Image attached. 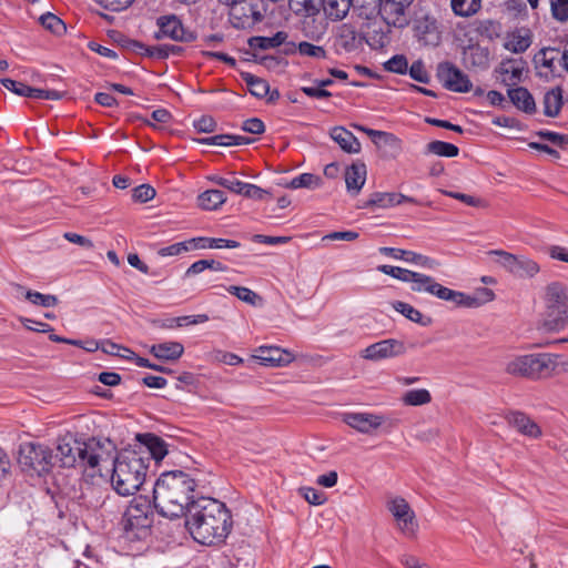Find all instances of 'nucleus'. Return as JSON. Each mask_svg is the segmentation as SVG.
<instances>
[{
    "label": "nucleus",
    "mask_w": 568,
    "mask_h": 568,
    "mask_svg": "<svg viewBox=\"0 0 568 568\" xmlns=\"http://www.w3.org/2000/svg\"><path fill=\"white\" fill-rule=\"evenodd\" d=\"M500 74L504 75V81L519 80L521 77L523 68L514 60L503 61L498 68Z\"/></svg>",
    "instance_id": "49530a36"
},
{
    "label": "nucleus",
    "mask_w": 568,
    "mask_h": 568,
    "mask_svg": "<svg viewBox=\"0 0 568 568\" xmlns=\"http://www.w3.org/2000/svg\"><path fill=\"white\" fill-rule=\"evenodd\" d=\"M26 298L30 303H32L34 305L43 306V307H53L59 303V300L55 295L42 294L40 292L31 291V290L26 292Z\"/></svg>",
    "instance_id": "c03bdc74"
},
{
    "label": "nucleus",
    "mask_w": 568,
    "mask_h": 568,
    "mask_svg": "<svg viewBox=\"0 0 568 568\" xmlns=\"http://www.w3.org/2000/svg\"><path fill=\"white\" fill-rule=\"evenodd\" d=\"M149 459L142 452L124 450L111 456L110 471L113 489L121 496L135 494L145 480Z\"/></svg>",
    "instance_id": "20e7f679"
},
{
    "label": "nucleus",
    "mask_w": 568,
    "mask_h": 568,
    "mask_svg": "<svg viewBox=\"0 0 568 568\" xmlns=\"http://www.w3.org/2000/svg\"><path fill=\"white\" fill-rule=\"evenodd\" d=\"M508 97L514 105L526 113H534L536 104L529 91L523 87L509 89Z\"/></svg>",
    "instance_id": "cd10ccee"
},
{
    "label": "nucleus",
    "mask_w": 568,
    "mask_h": 568,
    "mask_svg": "<svg viewBox=\"0 0 568 568\" xmlns=\"http://www.w3.org/2000/svg\"><path fill=\"white\" fill-rule=\"evenodd\" d=\"M551 12L556 20H568V0H551Z\"/></svg>",
    "instance_id": "0e129e2a"
},
{
    "label": "nucleus",
    "mask_w": 568,
    "mask_h": 568,
    "mask_svg": "<svg viewBox=\"0 0 568 568\" xmlns=\"http://www.w3.org/2000/svg\"><path fill=\"white\" fill-rule=\"evenodd\" d=\"M18 464L24 473L42 476L54 465L53 452L40 443H22L19 447Z\"/></svg>",
    "instance_id": "6e6552de"
},
{
    "label": "nucleus",
    "mask_w": 568,
    "mask_h": 568,
    "mask_svg": "<svg viewBox=\"0 0 568 568\" xmlns=\"http://www.w3.org/2000/svg\"><path fill=\"white\" fill-rule=\"evenodd\" d=\"M450 6L456 16L470 17L481 8V0H452Z\"/></svg>",
    "instance_id": "ea45409f"
},
{
    "label": "nucleus",
    "mask_w": 568,
    "mask_h": 568,
    "mask_svg": "<svg viewBox=\"0 0 568 568\" xmlns=\"http://www.w3.org/2000/svg\"><path fill=\"white\" fill-rule=\"evenodd\" d=\"M507 423L518 433L530 438L541 436L540 427L525 413L510 412L506 415Z\"/></svg>",
    "instance_id": "5701e85b"
},
{
    "label": "nucleus",
    "mask_w": 568,
    "mask_h": 568,
    "mask_svg": "<svg viewBox=\"0 0 568 568\" xmlns=\"http://www.w3.org/2000/svg\"><path fill=\"white\" fill-rule=\"evenodd\" d=\"M408 283L413 292L424 293L426 286L433 283V277L423 273L413 272Z\"/></svg>",
    "instance_id": "4d7b16f0"
},
{
    "label": "nucleus",
    "mask_w": 568,
    "mask_h": 568,
    "mask_svg": "<svg viewBox=\"0 0 568 568\" xmlns=\"http://www.w3.org/2000/svg\"><path fill=\"white\" fill-rule=\"evenodd\" d=\"M546 312L541 327L558 333L568 325V295L566 288L555 282L547 286L545 295Z\"/></svg>",
    "instance_id": "423d86ee"
},
{
    "label": "nucleus",
    "mask_w": 568,
    "mask_h": 568,
    "mask_svg": "<svg viewBox=\"0 0 568 568\" xmlns=\"http://www.w3.org/2000/svg\"><path fill=\"white\" fill-rule=\"evenodd\" d=\"M216 121L211 115H202L194 120L193 126L199 133H211L216 129Z\"/></svg>",
    "instance_id": "e2e57ef3"
},
{
    "label": "nucleus",
    "mask_w": 568,
    "mask_h": 568,
    "mask_svg": "<svg viewBox=\"0 0 568 568\" xmlns=\"http://www.w3.org/2000/svg\"><path fill=\"white\" fill-rule=\"evenodd\" d=\"M242 195L247 199L264 201L270 196V192L255 184L245 183Z\"/></svg>",
    "instance_id": "680f3d73"
},
{
    "label": "nucleus",
    "mask_w": 568,
    "mask_h": 568,
    "mask_svg": "<svg viewBox=\"0 0 568 568\" xmlns=\"http://www.w3.org/2000/svg\"><path fill=\"white\" fill-rule=\"evenodd\" d=\"M439 300L452 302L457 306L475 307L478 306L476 297L469 296L463 292L454 291L443 286L433 277V283L428 284L424 291Z\"/></svg>",
    "instance_id": "dca6fc26"
},
{
    "label": "nucleus",
    "mask_w": 568,
    "mask_h": 568,
    "mask_svg": "<svg viewBox=\"0 0 568 568\" xmlns=\"http://www.w3.org/2000/svg\"><path fill=\"white\" fill-rule=\"evenodd\" d=\"M402 402L406 406H422L432 402V395L426 388L410 389L403 394Z\"/></svg>",
    "instance_id": "4c0bfd02"
},
{
    "label": "nucleus",
    "mask_w": 568,
    "mask_h": 568,
    "mask_svg": "<svg viewBox=\"0 0 568 568\" xmlns=\"http://www.w3.org/2000/svg\"><path fill=\"white\" fill-rule=\"evenodd\" d=\"M426 153L445 158H455L459 153V149L452 143L435 140L426 145Z\"/></svg>",
    "instance_id": "58836bf2"
},
{
    "label": "nucleus",
    "mask_w": 568,
    "mask_h": 568,
    "mask_svg": "<svg viewBox=\"0 0 568 568\" xmlns=\"http://www.w3.org/2000/svg\"><path fill=\"white\" fill-rule=\"evenodd\" d=\"M252 358L263 366L277 367L290 364L294 356L291 352L277 346H260L255 349Z\"/></svg>",
    "instance_id": "6ab92c4d"
},
{
    "label": "nucleus",
    "mask_w": 568,
    "mask_h": 568,
    "mask_svg": "<svg viewBox=\"0 0 568 568\" xmlns=\"http://www.w3.org/2000/svg\"><path fill=\"white\" fill-rule=\"evenodd\" d=\"M379 272L383 274L389 275L394 278H397L402 282L408 283L410 280V276L413 271L399 267V266H393V265H379L377 267Z\"/></svg>",
    "instance_id": "3c124183"
},
{
    "label": "nucleus",
    "mask_w": 568,
    "mask_h": 568,
    "mask_svg": "<svg viewBox=\"0 0 568 568\" xmlns=\"http://www.w3.org/2000/svg\"><path fill=\"white\" fill-rule=\"evenodd\" d=\"M153 523L151 501L145 496L134 497L126 507L123 517V530L129 539H142L148 536Z\"/></svg>",
    "instance_id": "0eeeda50"
},
{
    "label": "nucleus",
    "mask_w": 568,
    "mask_h": 568,
    "mask_svg": "<svg viewBox=\"0 0 568 568\" xmlns=\"http://www.w3.org/2000/svg\"><path fill=\"white\" fill-rule=\"evenodd\" d=\"M414 36L424 45L436 47L440 42V31L437 21L429 16L415 20Z\"/></svg>",
    "instance_id": "412c9836"
},
{
    "label": "nucleus",
    "mask_w": 568,
    "mask_h": 568,
    "mask_svg": "<svg viewBox=\"0 0 568 568\" xmlns=\"http://www.w3.org/2000/svg\"><path fill=\"white\" fill-rule=\"evenodd\" d=\"M544 113L547 116L555 118L559 114L562 106V90L559 87L552 88L544 95Z\"/></svg>",
    "instance_id": "c756f323"
},
{
    "label": "nucleus",
    "mask_w": 568,
    "mask_h": 568,
    "mask_svg": "<svg viewBox=\"0 0 568 568\" xmlns=\"http://www.w3.org/2000/svg\"><path fill=\"white\" fill-rule=\"evenodd\" d=\"M406 202L418 204L417 200H415L414 197L404 195L402 193L374 192L373 194H371V196L366 203V206L367 207L374 206V207H378V209H389V207H394V206H397V205H399L402 203H406Z\"/></svg>",
    "instance_id": "b1692460"
},
{
    "label": "nucleus",
    "mask_w": 568,
    "mask_h": 568,
    "mask_svg": "<svg viewBox=\"0 0 568 568\" xmlns=\"http://www.w3.org/2000/svg\"><path fill=\"white\" fill-rule=\"evenodd\" d=\"M286 39L287 33L284 31H278L272 37H253L250 39L248 43L253 48L268 50L282 45Z\"/></svg>",
    "instance_id": "c9c22d12"
},
{
    "label": "nucleus",
    "mask_w": 568,
    "mask_h": 568,
    "mask_svg": "<svg viewBox=\"0 0 568 568\" xmlns=\"http://www.w3.org/2000/svg\"><path fill=\"white\" fill-rule=\"evenodd\" d=\"M185 525L196 542L212 546L223 542L229 536L232 516L224 503L200 497L192 500Z\"/></svg>",
    "instance_id": "f257e3e1"
},
{
    "label": "nucleus",
    "mask_w": 568,
    "mask_h": 568,
    "mask_svg": "<svg viewBox=\"0 0 568 568\" xmlns=\"http://www.w3.org/2000/svg\"><path fill=\"white\" fill-rule=\"evenodd\" d=\"M159 31L155 33L156 39L169 38L180 42H192L195 34L183 27L181 20L174 16H162L156 20Z\"/></svg>",
    "instance_id": "ddd939ff"
},
{
    "label": "nucleus",
    "mask_w": 568,
    "mask_h": 568,
    "mask_svg": "<svg viewBox=\"0 0 568 568\" xmlns=\"http://www.w3.org/2000/svg\"><path fill=\"white\" fill-rule=\"evenodd\" d=\"M192 250L196 248H237L240 242L227 239L193 237L191 239Z\"/></svg>",
    "instance_id": "7c9ffc66"
},
{
    "label": "nucleus",
    "mask_w": 568,
    "mask_h": 568,
    "mask_svg": "<svg viewBox=\"0 0 568 568\" xmlns=\"http://www.w3.org/2000/svg\"><path fill=\"white\" fill-rule=\"evenodd\" d=\"M331 138L347 153H358L361 143L357 138L343 126H335L331 131Z\"/></svg>",
    "instance_id": "a878e982"
},
{
    "label": "nucleus",
    "mask_w": 568,
    "mask_h": 568,
    "mask_svg": "<svg viewBox=\"0 0 568 568\" xmlns=\"http://www.w3.org/2000/svg\"><path fill=\"white\" fill-rule=\"evenodd\" d=\"M393 308L404 315L409 321L417 323L422 326H428L432 324V318L424 316L417 308L408 303L396 301L393 303Z\"/></svg>",
    "instance_id": "473e14b6"
},
{
    "label": "nucleus",
    "mask_w": 568,
    "mask_h": 568,
    "mask_svg": "<svg viewBox=\"0 0 568 568\" xmlns=\"http://www.w3.org/2000/svg\"><path fill=\"white\" fill-rule=\"evenodd\" d=\"M531 44L530 37L527 31L513 32L505 41V49L513 53L525 52Z\"/></svg>",
    "instance_id": "f704fd0d"
},
{
    "label": "nucleus",
    "mask_w": 568,
    "mask_h": 568,
    "mask_svg": "<svg viewBox=\"0 0 568 568\" xmlns=\"http://www.w3.org/2000/svg\"><path fill=\"white\" fill-rule=\"evenodd\" d=\"M136 439L140 443L138 452H142L143 456L155 462L162 460L168 455V444L165 440L152 433L138 434Z\"/></svg>",
    "instance_id": "aec40b11"
},
{
    "label": "nucleus",
    "mask_w": 568,
    "mask_h": 568,
    "mask_svg": "<svg viewBox=\"0 0 568 568\" xmlns=\"http://www.w3.org/2000/svg\"><path fill=\"white\" fill-rule=\"evenodd\" d=\"M155 190L149 184H141L133 189L132 197L135 202L145 203L154 199Z\"/></svg>",
    "instance_id": "6e6d98bb"
},
{
    "label": "nucleus",
    "mask_w": 568,
    "mask_h": 568,
    "mask_svg": "<svg viewBox=\"0 0 568 568\" xmlns=\"http://www.w3.org/2000/svg\"><path fill=\"white\" fill-rule=\"evenodd\" d=\"M322 185V179L315 174L312 173H302L294 179L291 180V182L287 184V187L290 189H311L315 190L321 187Z\"/></svg>",
    "instance_id": "79ce46f5"
},
{
    "label": "nucleus",
    "mask_w": 568,
    "mask_h": 568,
    "mask_svg": "<svg viewBox=\"0 0 568 568\" xmlns=\"http://www.w3.org/2000/svg\"><path fill=\"white\" fill-rule=\"evenodd\" d=\"M437 78L445 89L453 92L466 93L473 89L468 75L450 62L438 64Z\"/></svg>",
    "instance_id": "9d476101"
},
{
    "label": "nucleus",
    "mask_w": 568,
    "mask_h": 568,
    "mask_svg": "<svg viewBox=\"0 0 568 568\" xmlns=\"http://www.w3.org/2000/svg\"><path fill=\"white\" fill-rule=\"evenodd\" d=\"M297 4H302L307 17L303 21V32L305 37L318 41L326 32V24L323 20L317 21L313 14L318 11L317 0H292Z\"/></svg>",
    "instance_id": "a211bd4d"
},
{
    "label": "nucleus",
    "mask_w": 568,
    "mask_h": 568,
    "mask_svg": "<svg viewBox=\"0 0 568 568\" xmlns=\"http://www.w3.org/2000/svg\"><path fill=\"white\" fill-rule=\"evenodd\" d=\"M406 353L404 342L396 338H387L368 345L361 352V357L372 362L402 356Z\"/></svg>",
    "instance_id": "f8f14e48"
},
{
    "label": "nucleus",
    "mask_w": 568,
    "mask_h": 568,
    "mask_svg": "<svg viewBox=\"0 0 568 568\" xmlns=\"http://www.w3.org/2000/svg\"><path fill=\"white\" fill-rule=\"evenodd\" d=\"M387 509L394 516L400 531L414 535L417 523L414 510L403 497H394L387 501Z\"/></svg>",
    "instance_id": "4468645a"
},
{
    "label": "nucleus",
    "mask_w": 568,
    "mask_h": 568,
    "mask_svg": "<svg viewBox=\"0 0 568 568\" xmlns=\"http://www.w3.org/2000/svg\"><path fill=\"white\" fill-rule=\"evenodd\" d=\"M557 355L549 353H530L509 356L505 364L506 374L531 381L550 377L557 367Z\"/></svg>",
    "instance_id": "39448f33"
},
{
    "label": "nucleus",
    "mask_w": 568,
    "mask_h": 568,
    "mask_svg": "<svg viewBox=\"0 0 568 568\" xmlns=\"http://www.w3.org/2000/svg\"><path fill=\"white\" fill-rule=\"evenodd\" d=\"M226 291L230 294L235 295L239 300L251 305H255V302L258 298V295L255 292L244 286L231 285L226 288Z\"/></svg>",
    "instance_id": "603ef678"
},
{
    "label": "nucleus",
    "mask_w": 568,
    "mask_h": 568,
    "mask_svg": "<svg viewBox=\"0 0 568 568\" xmlns=\"http://www.w3.org/2000/svg\"><path fill=\"white\" fill-rule=\"evenodd\" d=\"M379 14L383 20L395 28H404L409 23V6L414 0H378Z\"/></svg>",
    "instance_id": "9b49d317"
},
{
    "label": "nucleus",
    "mask_w": 568,
    "mask_h": 568,
    "mask_svg": "<svg viewBox=\"0 0 568 568\" xmlns=\"http://www.w3.org/2000/svg\"><path fill=\"white\" fill-rule=\"evenodd\" d=\"M20 322L29 331L41 332V333H51L53 331V328L49 324L43 323V322H38V321H34L31 318L20 317Z\"/></svg>",
    "instance_id": "69168bd1"
},
{
    "label": "nucleus",
    "mask_w": 568,
    "mask_h": 568,
    "mask_svg": "<svg viewBox=\"0 0 568 568\" xmlns=\"http://www.w3.org/2000/svg\"><path fill=\"white\" fill-rule=\"evenodd\" d=\"M63 93L57 90L37 89L30 87L27 98L40 100H60Z\"/></svg>",
    "instance_id": "13d9d810"
},
{
    "label": "nucleus",
    "mask_w": 568,
    "mask_h": 568,
    "mask_svg": "<svg viewBox=\"0 0 568 568\" xmlns=\"http://www.w3.org/2000/svg\"><path fill=\"white\" fill-rule=\"evenodd\" d=\"M242 79L252 95L262 99L270 93V84L266 80L251 73H242Z\"/></svg>",
    "instance_id": "e433bc0d"
},
{
    "label": "nucleus",
    "mask_w": 568,
    "mask_h": 568,
    "mask_svg": "<svg viewBox=\"0 0 568 568\" xmlns=\"http://www.w3.org/2000/svg\"><path fill=\"white\" fill-rule=\"evenodd\" d=\"M0 83L9 91L13 92L19 97H26L29 94L30 87L23 82H19L9 78L0 79Z\"/></svg>",
    "instance_id": "052dcab7"
},
{
    "label": "nucleus",
    "mask_w": 568,
    "mask_h": 568,
    "mask_svg": "<svg viewBox=\"0 0 568 568\" xmlns=\"http://www.w3.org/2000/svg\"><path fill=\"white\" fill-rule=\"evenodd\" d=\"M409 77L417 82L428 83L430 78L422 60H416L408 67Z\"/></svg>",
    "instance_id": "864d4df0"
},
{
    "label": "nucleus",
    "mask_w": 568,
    "mask_h": 568,
    "mask_svg": "<svg viewBox=\"0 0 568 568\" xmlns=\"http://www.w3.org/2000/svg\"><path fill=\"white\" fill-rule=\"evenodd\" d=\"M464 60L467 65L487 68L489 64V51L480 45H470L464 51Z\"/></svg>",
    "instance_id": "2f4dec72"
},
{
    "label": "nucleus",
    "mask_w": 568,
    "mask_h": 568,
    "mask_svg": "<svg viewBox=\"0 0 568 568\" xmlns=\"http://www.w3.org/2000/svg\"><path fill=\"white\" fill-rule=\"evenodd\" d=\"M97 2L108 10L122 11L129 8L134 0H97Z\"/></svg>",
    "instance_id": "774afa93"
},
{
    "label": "nucleus",
    "mask_w": 568,
    "mask_h": 568,
    "mask_svg": "<svg viewBox=\"0 0 568 568\" xmlns=\"http://www.w3.org/2000/svg\"><path fill=\"white\" fill-rule=\"evenodd\" d=\"M383 67L387 72L406 74L408 71V60L404 54H395L385 61Z\"/></svg>",
    "instance_id": "a18cd8bd"
},
{
    "label": "nucleus",
    "mask_w": 568,
    "mask_h": 568,
    "mask_svg": "<svg viewBox=\"0 0 568 568\" xmlns=\"http://www.w3.org/2000/svg\"><path fill=\"white\" fill-rule=\"evenodd\" d=\"M195 480L182 470L163 473L153 487V504L158 513L168 518H179L189 513Z\"/></svg>",
    "instance_id": "7ed1b4c3"
},
{
    "label": "nucleus",
    "mask_w": 568,
    "mask_h": 568,
    "mask_svg": "<svg viewBox=\"0 0 568 568\" xmlns=\"http://www.w3.org/2000/svg\"><path fill=\"white\" fill-rule=\"evenodd\" d=\"M40 22L45 29H48L54 33H59L61 30L64 29L63 21L59 17H57L55 14H53L51 12H47V13L42 14L40 17Z\"/></svg>",
    "instance_id": "5fc2aeb1"
},
{
    "label": "nucleus",
    "mask_w": 568,
    "mask_h": 568,
    "mask_svg": "<svg viewBox=\"0 0 568 568\" xmlns=\"http://www.w3.org/2000/svg\"><path fill=\"white\" fill-rule=\"evenodd\" d=\"M379 252L395 260H402L427 270H436L440 265L438 261L413 251L383 246L379 247Z\"/></svg>",
    "instance_id": "4be33fe9"
},
{
    "label": "nucleus",
    "mask_w": 568,
    "mask_h": 568,
    "mask_svg": "<svg viewBox=\"0 0 568 568\" xmlns=\"http://www.w3.org/2000/svg\"><path fill=\"white\" fill-rule=\"evenodd\" d=\"M489 256L495 257V262L505 268L509 273L517 272L515 268L517 263V256L515 254H511L509 252L503 251V250H491L487 253Z\"/></svg>",
    "instance_id": "37998d69"
},
{
    "label": "nucleus",
    "mask_w": 568,
    "mask_h": 568,
    "mask_svg": "<svg viewBox=\"0 0 568 568\" xmlns=\"http://www.w3.org/2000/svg\"><path fill=\"white\" fill-rule=\"evenodd\" d=\"M211 181L214 182L215 184H217L222 187H225V189L230 190L231 192H233L235 194H240V195H242L243 189L246 183V182L235 179L234 176H231V178L212 176Z\"/></svg>",
    "instance_id": "de8ad7c7"
},
{
    "label": "nucleus",
    "mask_w": 568,
    "mask_h": 568,
    "mask_svg": "<svg viewBox=\"0 0 568 568\" xmlns=\"http://www.w3.org/2000/svg\"><path fill=\"white\" fill-rule=\"evenodd\" d=\"M384 416L373 413H343L342 420L362 434H372L384 423Z\"/></svg>",
    "instance_id": "f3484780"
},
{
    "label": "nucleus",
    "mask_w": 568,
    "mask_h": 568,
    "mask_svg": "<svg viewBox=\"0 0 568 568\" xmlns=\"http://www.w3.org/2000/svg\"><path fill=\"white\" fill-rule=\"evenodd\" d=\"M197 201L203 210L214 211L225 203L226 196L221 190H207L199 195Z\"/></svg>",
    "instance_id": "72a5a7b5"
},
{
    "label": "nucleus",
    "mask_w": 568,
    "mask_h": 568,
    "mask_svg": "<svg viewBox=\"0 0 568 568\" xmlns=\"http://www.w3.org/2000/svg\"><path fill=\"white\" fill-rule=\"evenodd\" d=\"M242 130L251 134H262L265 131V125L261 119L251 118L243 122Z\"/></svg>",
    "instance_id": "338daca9"
},
{
    "label": "nucleus",
    "mask_w": 568,
    "mask_h": 568,
    "mask_svg": "<svg viewBox=\"0 0 568 568\" xmlns=\"http://www.w3.org/2000/svg\"><path fill=\"white\" fill-rule=\"evenodd\" d=\"M149 352L161 361H178L184 353V346L180 342L169 341L152 345Z\"/></svg>",
    "instance_id": "393cba45"
},
{
    "label": "nucleus",
    "mask_w": 568,
    "mask_h": 568,
    "mask_svg": "<svg viewBox=\"0 0 568 568\" xmlns=\"http://www.w3.org/2000/svg\"><path fill=\"white\" fill-rule=\"evenodd\" d=\"M190 250H192V242L191 240H187L184 242L174 243L165 247H161L158 251V255L161 257L176 256L182 253L189 252Z\"/></svg>",
    "instance_id": "8fccbe9b"
},
{
    "label": "nucleus",
    "mask_w": 568,
    "mask_h": 568,
    "mask_svg": "<svg viewBox=\"0 0 568 568\" xmlns=\"http://www.w3.org/2000/svg\"><path fill=\"white\" fill-rule=\"evenodd\" d=\"M297 51L301 55L311 57L315 59H326L327 52L321 45H315L313 43L302 41L297 45Z\"/></svg>",
    "instance_id": "09e8293b"
},
{
    "label": "nucleus",
    "mask_w": 568,
    "mask_h": 568,
    "mask_svg": "<svg viewBox=\"0 0 568 568\" xmlns=\"http://www.w3.org/2000/svg\"><path fill=\"white\" fill-rule=\"evenodd\" d=\"M300 493L311 505L320 506L326 500L324 493L312 487H302L300 488Z\"/></svg>",
    "instance_id": "bf43d9fd"
},
{
    "label": "nucleus",
    "mask_w": 568,
    "mask_h": 568,
    "mask_svg": "<svg viewBox=\"0 0 568 568\" xmlns=\"http://www.w3.org/2000/svg\"><path fill=\"white\" fill-rule=\"evenodd\" d=\"M53 462H59L61 467L79 465L89 476L105 477L110 470L111 453L94 438L80 442L73 437H63L58 440Z\"/></svg>",
    "instance_id": "f03ea898"
},
{
    "label": "nucleus",
    "mask_w": 568,
    "mask_h": 568,
    "mask_svg": "<svg viewBox=\"0 0 568 568\" xmlns=\"http://www.w3.org/2000/svg\"><path fill=\"white\" fill-rule=\"evenodd\" d=\"M325 14L332 20H342L351 7H356L353 0H321Z\"/></svg>",
    "instance_id": "c85d7f7f"
},
{
    "label": "nucleus",
    "mask_w": 568,
    "mask_h": 568,
    "mask_svg": "<svg viewBox=\"0 0 568 568\" xmlns=\"http://www.w3.org/2000/svg\"><path fill=\"white\" fill-rule=\"evenodd\" d=\"M363 42L364 37L353 26L343 23L336 30L333 45L337 54H344L358 51Z\"/></svg>",
    "instance_id": "2eb2a0df"
},
{
    "label": "nucleus",
    "mask_w": 568,
    "mask_h": 568,
    "mask_svg": "<svg viewBox=\"0 0 568 568\" xmlns=\"http://www.w3.org/2000/svg\"><path fill=\"white\" fill-rule=\"evenodd\" d=\"M366 181V166L364 163H353L346 169L345 183L348 192L359 193Z\"/></svg>",
    "instance_id": "bb28decb"
},
{
    "label": "nucleus",
    "mask_w": 568,
    "mask_h": 568,
    "mask_svg": "<svg viewBox=\"0 0 568 568\" xmlns=\"http://www.w3.org/2000/svg\"><path fill=\"white\" fill-rule=\"evenodd\" d=\"M515 268L517 272H514L513 275L518 277H532L540 270L537 262L524 255L517 256Z\"/></svg>",
    "instance_id": "a19ab883"
},
{
    "label": "nucleus",
    "mask_w": 568,
    "mask_h": 568,
    "mask_svg": "<svg viewBox=\"0 0 568 568\" xmlns=\"http://www.w3.org/2000/svg\"><path fill=\"white\" fill-rule=\"evenodd\" d=\"M229 7V21L237 30L252 29L263 20L257 2L251 0H217Z\"/></svg>",
    "instance_id": "1a4fd4ad"
}]
</instances>
